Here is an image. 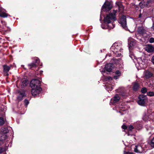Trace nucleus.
I'll return each instance as SVG.
<instances>
[{"label":"nucleus","mask_w":154,"mask_h":154,"mask_svg":"<svg viewBox=\"0 0 154 154\" xmlns=\"http://www.w3.org/2000/svg\"><path fill=\"white\" fill-rule=\"evenodd\" d=\"M28 80H24L22 82V85L23 87L26 86L28 84Z\"/></svg>","instance_id":"4be33fe9"},{"label":"nucleus","mask_w":154,"mask_h":154,"mask_svg":"<svg viewBox=\"0 0 154 154\" xmlns=\"http://www.w3.org/2000/svg\"><path fill=\"white\" fill-rule=\"evenodd\" d=\"M43 71H40V75H41L42 74V72H43Z\"/></svg>","instance_id":"37998d69"},{"label":"nucleus","mask_w":154,"mask_h":154,"mask_svg":"<svg viewBox=\"0 0 154 154\" xmlns=\"http://www.w3.org/2000/svg\"><path fill=\"white\" fill-rule=\"evenodd\" d=\"M147 89L145 87L142 88L141 89V92L143 94H145L147 92Z\"/></svg>","instance_id":"393cba45"},{"label":"nucleus","mask_w":154,"mask_h":154,"mask_svg":"<svg viewBox=\"0 0 154 154\" xmlns=\"http://www.w3.org/2000/svg\"><path fill=\"white\" fill-rule=\"evenodd\" d=\"M119 77V76H118V75L117 76H114V78L115 79H116L118 78V77Z\"/></svg>","instance_id":"ea45409f"},{"label":"nucleus","mask_w":154,"mask_h":154,"mask_svg":"<svg viewBox=\"0 0 154 154\" xmlns=\"http://www.w3.org/2000/svg\"><path fill=\"white\" fill-rule=\"evenodd\" d=\"M8 15L7 14L3 11L2 10L0 9V17L4 18L7 17Z\"/></svg>","instance_id":"a211bd4d"},{"label":"nucleus","mask_w":154,"mask_h":154,"mask_svg":"<svg viewBox=\"0 0 154 154\" xmlns=\"http://www.w3.org/2000/svg\"><path fill=\"white\" fill-rule=\"evenodd\" d=\"M117 11V10H114L112 13H110L109 14H107L104 18V22L107 23H109L112 21L115 20H116V14Z\"/></svg>","instance_id":"f257e3e1"},{"label":"nucleus","mask_w":154,"mask_h":154,"mask_svg":"<svg viewBox=\"0 0 154 154\" xmlns=\"http://www.w3.org/2000/svg\"><path fill=\"white\" fill-rule=\"evenodd\" d=\"M134 149L135 152L140 153L143 152V148L140 145H135Z\"/></svg>","instance_id":"9b49d317"},{"label":"nucleus","mask_w":154,"mask_h":154,"mask_svg":"<svg viewBox=\"0 0 154 154\" xmlns=\"http://www.w3.org/2000/svg\"><path fill=\"white\" fill-rule=\"evenodd\" d=\"M39 62L40 60L38 59H36L35 62H32L28 65L29 69H33L36 67L39 64Z\"/></svg>","instance_id":"0eeeda50"},{"label":"nucleus","mask_w":154,"mask_h":154,"mask_svg":"<svg viewBox=\"0 0 154 154\" xmlns=\"http://www.w3.org/2000/svg\"><path fill=\"white\" fill-rule=\"evenodd\" d=\"M141 16H142V14H139V18H141Z\"/></svg>","instance_id":"a19ab883"},{"label":"nucleus","mask_w":154,"mask_h":154,"mask_svg":"<svg viewBox=\"0 0 154 154\" xmlns=\"http://www.w3.org/2000/svg\"><path fill=\"white\" fill-rule=\"evenodd\" d=\"M134 128V127L132 125H130L128 127L127 130L128 131H131Z\"/></svg>","instance_id":"cd10ccee"},{"label":"nucleus","mask_w":154,"mask_h":154,"mask_svg":"<svg viewBox=\"0 0 154 154\" xmlns=\"http://www.w3.org/2000/svg\"><path fill=\"white\" fill-rule=\"evenodd\" d=\"M119 23L123 28L125 29H127L126 20L125 16L123 15L120 18L119 20Z\"/></svg>","instance_id":"20e7f679"},{"label":"nucleus","mask_w":154,"mask_h":154,"mask_svg":"<svg viewBox=\"0 0 154 154\" xmlns=\"http://www.w3.org/2000/svg\"><path fill=\"white\" fill-rule=\"evenodd\" d=\"M5 135H3L1 137H2L4 138L3 139H0V140H4L5 139Z\"/></svg>","instance_id":"58836bf2"},{"label":"nucleus","mask_w":154,"mask_h":154,"mask_svg":"<svg viewBox=\"0 0 154 154\" xmlns=\"http://www.w3.org/2000/svg\"><path fill=\"white\" fill-rule=\"evenodd\" d=\"M150 145L152 148H154V137L151 140Z\"/></svg>","instance_id":"c756f323"},{"label":"nucleus","mask_w":154,"mask_h":154,"mask_svg":"<svg viewBox=\"0 0 154 154\" xmlns=\"http://www.w3.org/2000/svg\"><path fill=\"white\" fill-rule=\"evenodd\" d=\"M147 94L150 97L154 96V92L149 91L147 92Z\"/></svg>","instance_id":"b1692460"},{"label":"nucleus","mask_w":154,"mask_h":154,"mask_svg":"<svg viewBox=\"0 0 154 154\" xmlns=\"http://www.w3.org/2000/svg\"><path fill=\"white\" fill-rule=\"evenodd\" d=\"M112 5L109 2H105L103 5L102 10L104 11H108L110 10L112 8Z\"/></svg>","instance_id":"7ed1b4c3"},{"label":"nucleus","mask_w":154,"mask_h":154,"mask_svg":"<svg viewBox=\"0 0 154 154\" xmlns=\"http://www.w3.org/2000/svg\"><path fill=\"white\" fill-rule=\"evenodd\" d=\"M152 75V74L149 71L146 72L145 74V76L146 79H149L151 77Z\"/></svg>","instance_id":"aec40b11"},{"label":"nucleus","mask_w":154,"mask_h":154,"mask_svg":"<svg viewBox=\"0 0 154 154\" xmlns=\"http://www.w3.org/2000/svg\"><path fill=\"white\" fill-rule=\"evenodd\" d=\"M41 82L38 79H33L31 81L30 86L31 88L40 87Z\"/></svg>","instance_id":"423d86ee"},{"label":"nucleus","mask_w":154,"mask_h":154,"mask_svg":"<svg viewBox=\"0 0 154 154\" xmlns=\"http://www.w3.org/2000/svg\"><path fill=\"white\" fill-rule=\"evenodd\" d=\"M132 85L133 90L134 91H137L139 88V84L137 82H134L133 83Z\"/></svg>","instance_id":"4468645a"},{"label":"nucleus","mask_w":154,"mask_h":154,"mask_svg":"<svg viewBox=\"0 0 154 154\" xmlns=\"http://www.w3.org/2000/svg\"><path fill=\"white\" fill-rule=\"evenodd\" d=\"M2 131L4 133H7L8 132V131L7 128H4L3 130H2Z\"/></svg>","instance_id":"2f4dec72"},{"label":"nucleus","mask_w":154,"mask_h":154,"mask_svg":"<svg viewBox=\"0 0 154 154\" xmlns=\"http://www.w3.org/2000/svg\"><path fill=\"white\" fill-rule=\"evenodd\" d=\"M106 80H112V78L110 76L108 77H107L106 78Z\"/></svg>","instance_id":"e433bc0d"},{"label":"nucleus","mask_w":154,"mask_h":154,"mask_svg":"<svg viewBox=\"0 0 154 154\" xmlns=\"http://www.w3.org/2000/svg\"><path fill=\"white\" fill-rule=\"evenodd\" d=\"M124 154H133V153L130 152H125Z\"/></svg>","instance_id":"4c0bfd02"},{"label":"nucleus","mask_w":154,"mask_h":154,"mask_svg":"<svg viewBox=\"0 0 154 154\" xmlns=\"http://www.w3.org/2000/svg\"><path fill=\"white\" fill-rule=\"evenodd\" d=\"M18 93L19 95L17 96V99L19 101H21L23 97L26 96L25 92L24 91H19Z\"/></svg>","instance_id":"f8f14e48"},{"label":"nucleus","mask_w":154,"mask_h":154,"mask_svg":"<svg viewBox=\"0 0 154 154\" xmlns=\"http://www.w3.org/2000/svg\"><path fill=\"white\" fill-rule=\"evenodd\" d=\"M24 102L25 105L27 106L29 103V101L27 99H25L24 100Z\"/></svg>","instance_id":"72a5a7b5"},{"label":"nucleus","mask_w":154,"mask_h":154,"mask_svg":"<svg viewBox=\"0 0 154 154\" xmlns=\"http://www.w3.org/2000/svg\"><path fill=\"white\" fill-rule=\"evenodd\" d=\"M154 2V0H149L147 1L145 4L146 6L147 7H150L152 6V4Z\"/></svg>","instance_id":"6ab92c4d"},{"label":"nucleus","mask_w":154,"mask_h":154,"mask_svg":"<svg viewBox=\"0 0 154 154\" xmlns=\"http://www.w3.org/2000/svg\"><path fill=\"white\" fill-rule=\"evenodd\" d=\"M149 42L150 43H152L154 42V38L153 37L150 38L149 39Z\"/></svg>","instance_id":"7c9ffc66"},{"label":"nucleus","mask_w":154,"mask_h":154,"mask_svg":"<svg viewBox=\"0 0 154 154\" xmlns=\"http://www.w3.org/2000/svg\"><path fill=\"white\" fill-rule=\"evenodd\" d=\"M114 67V65L112 63H109L106 64L104 67V69L106 71L110 72Z\"/></svg>","instance_id":"1a4fd4ad"},{"label":"nucleus","mask_w":154,"mask_h":154,"mask_svg":"<svg viewBox=\"0 0 154 154\" xmlns=\"http://www.w3.org/2000/svg\"><path fill=\"white\" fill-rule=\"evenodd\" d=\"M118 7L119 8V10L120 11L121 10H123L124 8L123 6L122 5L121 3H119L118 5Z\"/></svg>","instance_id":"5701e85b"},{"label":"nucleus","mask_w":154,"mask_h":154,"mask_svg":"<svg viewBox=\"0 0 154 154\" xmlns=\"http://www.w3.org/2000/svg\"><path fill=\"white\" fill-rule=\"evenodd\" d=\"M7 149V147L5 148H2V147H0V153H2L3 152L6 151Z\"/></svg>","instance_id":"bb28decb"},{"label":"nucleus","mask_w":154,"mask_h":154,"mask_svg":"<svg viewBox=\"0 0 154 154\" xmlns=\"http://www.w3.org/2000/svg\"><path fill=\"white\" fill-rule=\"evenodd\" d=\"M137 61L141 67H143V65L146 64V60L144 59H142L141 57L138 58L137 59Z\"/></svg>","instance_id":"6e6552de"},{"label":"nucleus","mask_w":154,"mask_h":154,"mask_svg":"<svg viewBox=\"0 0 154 154\" xmlns=\"http://www.w3.org/2000/svg\"><path fill=\"white\" fill-rule=\"evenodd\" d=\"M145 50L151 53L154 51V47L151 45H147L145 48Z\"/></svg>","instance_id":"9d476101"},{"label":"nucleus","mask_w":154,"mask_h":154,"mask_svg":"<svg viewBox=\"0 0 154 154\" xmlns=\"http://www.w3.org/2000/svg\"><path fill=\"white\" fill-rule=\"evenodd\" d=\"M122 128L123 129H124V130H126L127 129V128H128L127 126L125 125H123L122 126Z\"/></svg>","instance_id":"f704fd0d"},{"label":"nucleus","mask_w":154,"mask_h":154,"mask_svg":"<svg viewBox=\"0 0 154 154\" xmlns=\"http://www.w3.org/2000/svg\"><path fill=\"white\" fill-rule=\"evenodd\" d=\"M115 73L118 76H119L121 75V72L119 70L116 71L115 72Z\"/></svg>","instance_id":"473e14b6"},{"label":"nucleus","mask_w":154,"mask_h":154,"mask_svg":"<svg viewBox=\"0 0 154 154\" xmlns=\"http://www.w3.org/2000/svg\"><path fill=\"white\" fill-rule=\"evenodd\" d=\"M112 48L114 50V52H118L122 50L121 48L118 45H114L112 46Z\"/></svg>","instance_id":"2eb2a0df"},{"label":"nucleus","mask_w":154,"mask_h":154,"mask_svg":"<svg viewBox=\"0 0 154 154\" xmlns=\"http://www.w3.org/2000/svg\"><path fill=\"white\" fill-rule=\"evenodd\" d=\"M144 3H142V2H140L139 3V6L141 7V8H143L144 7V6L145 5V3L144 2H143Z\"/></svg>","instance_id":"c85d7f7f"},{"label":"nucleus","mask_w":154,"mask_h":154,"mask_svg":"<svg viewBox=\"0 0 154 154\" xmlns=\"http://www.w3.org/2000/svg\"><path fill=\"white\" fill-rule=\"evenodd\" d=\"M151 62L154 64V55L151 58Z\"/></svg>","instance_id":"c9c22d12"},{"label":"nucleus","mask_w":154,"mask_h":154,"mask_svg":"<svg viewBox=\"0 0 154 154\" xmlns=\"http://www.w3.org/2000/svg\"><path fill=\"white\" fill-rule=\"evenodd\" d=\"M31 92L32 95L34 97L38 96L42 91V88L40 87L32 88Z\"/></svg>","instance_id":"f03ea898"},{"label":"nucleus","mask_w":154,"mask_h":154,"mask_svg":"<svg viewBox=\"0 0 154 154\" xmlns=\"http://www.w3.org/2000/svg\"><path fill=\"white\" fill-rule=\"evenodd\" d=\"M136 45V42L133 39L131 40L129 42V48H132L134 46Z\"/></svg>","instance_id":"f3484780"},{"label":"nucleus","mask_w":154,"mask_h":154,"mask_svg":"<svg viewBox=\"0 0 154 154\" xmlns=\"http://www.w3.org/2000/svg\"><path fill=\"white\" fill-rule=\"evenodd\" d=\"M5 123V121L4 119L1 117L0 118V126L3 125Z\"/></svg>","instance_id":"a878e982"},{"label":"nucleus","mask_w":154,"mask_h":154,"mask_svg":"<svg viewBox=\"0 0 154 154\" xmlns=\"http://www.w3.org/2000/svg\"><path fill=\"white\" fill-rule=\"evenodd\" d=\"M3 67L4 72L7 73V75H8V72H9L10 69V67L6 65H3Z\"/></svg>","instance_id":"dca6fc26"},{"label":"nucleus","mask_w":154,"mask_h":154,"mask_svg":"<svg viewBox=\"0 0 154 154\" xmlns=\"http://www.w3.org/2000/svg\"><path fill=\"white\" fill-rule=\"evenodd\" d=\"M152 29H154V24H153V26L152 27Z\"/></svg>","instance_id":"79ce46f5"},{"label":"nucleus","mask_w":154,"mask_h":154,"mask_svg":"<svg viewBox=\"0 0 154 154\" xmlns=\"http://www.w3.org/2000/svg\"><path fill=\"white\" fill-rule=\"evenodd\" d=\"M116 60V62H117L118 61L117 60Z\"/></svg>","instance_id":"a18cd8bd"},{"label":"nucleus","mask_w":154,"mask_h":154,"mask_svg":"<svg viewBox=\"0 0 154 154\" xmlns=\"http://www.w3.org/2000/svg\"><path fill=\"white\" fill-rule=\"evenodd\" d=\"M138 31L140 34H143L145 32V30L143 27H139L138 28Z\"/></svg>","instance_id":"412c9836"},{"label":"nucleus","mask_w":154,"mask_h":154,"mask_svg":"<svg viewBox=\"0 0 154 154\" xmlns=\"http://www.w3.org/2000/svg\"><path fill=\"white\" fill-rule=\"evenodd\" d=\"M4 106L2 105V106H1V107H0V108H4Z\"/></svg>","instance_id":"c03bdc74"},{"label":"nucleus","mask_w":154,"mask_h":154,"mask_svg":"<svg viewBox=\"0 0 154 154\" xmlns=\"http://www.w3.org/2000/svg\"><path fill=\"white\" fill-rule=\"evenodd\" d=\"M120 99V97L118 94H116L113 98L111 99V101L113 102V103H116L118 102Z\"/></svg>","instance_id":"ddd939ff"},{"label":"nucleus","mask_w":154,"mask_h":154,"mask_svg":"<svg viewBox=\"0 0 154 154\" xmlns=\"http://www.w3.org/2000/svg\"><path fill=\"white\" fill-rule=\"evenodd\" d=\"M138 98V104L140 105L143 106L147 100L146 96L143 94H141L139 96Z\"/></svg>","instance_id":"39448f33"}]
</instances>
